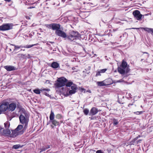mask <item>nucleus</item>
I'll use <instances>...</instances> for the list:
<instances>
[{"instance_id":"nucleus-1","label":"nucleus","mask_w":153,"mask_h":153,"mask_svg":"<svg viewBox=\"0 0 153 153\" xmlns=\"http://www.w3.org/2000/svg\"><path fill=\"white\" fill-rule=\"evenodd\" d=\"M129 66L127 65V62L124 60L122 61L121 65L117 68L118 72L124 77L127 76L125 74L129 72L130 69L129 68Z\"/></svg>"},{"instance_id":"nucleus-2","label":"nucleus","mask_w":153,"mask_h":153,"mask_svg":"<svg viewBox=\"0 0 153 153\" xmlns=\"http://www.w3.org/2000/svg\"><path fill=\"white\" fill-rule=\"evenodd\" d=\"M67 39L71 42H74L73 44H75L76 42L75 40L80 39V35L77 32L72 31L70 35L67 36Z\"/></svg>"},{"instance_id":"nucleus-3","label":"nucleus","mask_w":153,"mask_h":153,"mask_svg":"<svg viewBox=\"0 0 153 153\" xmlns=\"http://www.w3.org/2000/svg\"><path fill=\"white\" fill-rule=\"evenodd\" d=\"M19 118L20 123L22 124L24 126V128L23 129V130L25 131L27 127L28 120L27 118H26L22 114L20 115Z\"/></svg>"},{"instance_id":"nucleus-4","label":"nucleus","mask_w":153,"mask_h":153,"mask_svg":"<svg viewBox=\"0 0 153 153\" xmlns=\"http://www.w3.org/2000/svg\"><path fill=\"white\" fill-rule=\"evenodd\" d=\"M67 80L64 77L59 78L57 80V82L56 83V85L57 87H61L65 85L67 82Z\"/></svg>"},{"instance_id":"nucleus-5","label":"nucleus","mask_w":153,"mask_h":153,"mask_svg":"<svg viewBox=\"0 0 153 153\" xmlns=\"http://www.w3.org/2000/svg\"><path fill=\"white\" fill-rule=\"evenodd\" d=\"M9 102H6L2 103L0 105V114L4 113L8 110V106Z\"/></svg>"},{"instance_id":"nucleus-6","label":"nucleus","mask_w":153,"mask_h":153,"mask_svg":"<svg viewBox=\"0 0 153 153\" xmlns=\"http://www.w3.org/2000/svg\"><path fill=\"white\" fill-rule=\"evenodd\" d=\"M13 24L10 23H7L3 24L0 26V30L5 31L9 30L12 28Z\"/></svg>"},{"instance_id":"nucleus-7","label":"nucleus","mask_w":153,"mask_h":153,"mask_svg":"<svg viewBox=\"0 0 153 153\" xmlns=\"http://www.w3.org/2000/svg\"><path fill=\"white\" fill-rule=\"evenodd\" d=\"M25 131L22 129L20 131H17L15 129L12 130V133L10 134V137L14 138L19 134H21L24 133Z\"/></svg>"},{"instance_id":"nucleus-8","label":"nucleus","mask_w":153,"mask_h":153,"mask_svg":"<svg viewBox=\"0 0 153 153\" xmlns=\"http://www.w3.org/2000/svg\"><path fill=\"white\" fill-rule=\"evenodd\" d=\"M133 14L134 17L137 20L141 19L143 15L140 14V12L138 10H135L133 12Z\"/></svg>"},{"instance_id":"nucleus-9","label":"nucleus","mask_w":153,"mask_h":153,"mask_svg":"<svg viewBox=\"0 0 153 153\" xmlns=\"http://www.w3.org/2000/svg\"><path fill=\"white\" fill-rule=\"evenodd\" d=\"M16 108V103L12 102L10 104L9 103L8 106V110L9 111H13Z\"/></svg>"},{"instance_id":"nucleus-10","label":"nucleus","mask_w":153,"mask_h":153,"mask_svg":"<svg viewBox=\"0 0 153 153\" xmlns=\"http://www.w3.org/2000/svg\"><path fill=\"white\" fill-rule=\"evenodd\" d=\"M55 33L58 36H61L62 37L65 38L67 37V35L66 33L60 30L56 31Z\"/></svg>"},{"instance_id":"nucleus-11","label":"nucleus","mask_w":153,"mask_h":153,"mask_svg":"<svg viewBox=\"0 0 153 153\" xmlns=\"http://www.w3.org/2000/svg\"><path fill=\"white\" fill-rule=\"evenodd\" d=\"M4 68L8 71H14L17 69L16 67L12 65L5 66Z\"/></svg>"},{"instance_id":"nucleus-12","label":"nucleus","mask_w":153,"mask_h":153,"mask_svg":"<svg viewBox=\"0 0 153 153\" xmlns=\"http://www.w3.org/2000/svg\"><path fill=\"white\" fill-rule=\"evenodd\" d=\"M77 88L76 85L73 84L71 86V90L69 91V93L70 94H74L76 92Z\"/></svg>"},{"instance_id":"nucleus-13","label":"nucleus","mask_w":153,"mask_h":153,"mask_svg":"<svg viewBox=\"0 0 153 153\" xmlns=\"http://www.w3.org/2000/svg\"><path fill=\"white\" fill-rule=\"evenodd\" d=\"M98 112V109L95 107H93L91 109L89 115H94L96 114Z\"/></svg>"},{"instance_id":"nucleus-14","label":"nucleus","mask_w":153,"mask_h":153,"mask_svg":"<svg viewBox=\"0 0 153 153\" xmlns=\"http://www.w3.org/2000/svg\"><path fill=\"white\" fill-rule=\"evenodd\" d=\"M50 91V90L48 89H45V88H42L40 90L38 89H35L33 90V92L37 94H40V91Z\"/></svg>"},{"instance_id":"nucleus-15","label":"nucleus","mask_w":153,"mask_h":153,"mask_svg":"<svg viewBox=\"0 0 153 153\" xmlns=\"http://www.w3.org/2000/svg\"><path fill=\"white\" fill-rule=\"evenodd\" d=\"M60 25L57 24H53L52 29L53 30H58L60 28Z\"/></svg>"},{"instance_id":"nucleus-16","label":"nucleus","mask_w":153,"mask_h":153,"mask_svg":"<svg viewBox=\"0 0 153 153\" xmlns=\"http://www.w3.org/2000/svg\"><path fill=\"white\" fill-rule=\"evenodd\" d=\"M51 66L53 68H56L59 67V64L56 62H53L51 65Z\"/></svg>"},{"instance_id":"nucleus-17","label":"nucleus","mask_w":153,"mask_h":153,"mask_svg":"<svg viewBox=\"0 0 153 153\" xmlns=\"http://www.w3.org/2000/svg\"><path fill=\"white\" fill-rule=\"evenodd\" d=\"M49 122L51 123L53 125L55 126H58L59 124V122L56 121L55 119H54L52 121H49Z\"/></svg>"},{"instance_id":"nucleus-18","label":"nucleus","mask_w":153,"mask_h":153,"mask_svg":"<svg viewBox=\"0 0 153 153\" xmlns=\"http://www.w3.org/2000/svg\"><path fill=\"white\" fill-rule=\"evenodd\" d=\"M97 84L98 85L100 86H106L107 85V84L105 83L104 81L100 82H97Z\"/></svg>"},{"instance_id":"nucleus-19","label":"nucleus","mask_w":153,"mask_h":153,"mask_svg":"<svg viewBox=\"0 0 153 153\" xmlns=\"http://www.w3.org/2000/svg\"><path fill=\"white\" fill-rule=\"evenodd\" d=\"M54 113L52 111H51V114L50 116V121H52V120L54 119Z\"/></svg>"},{"instance_id":"nucleus-20","label":"nucleus","mask_w":153,"mask_h":153,"mask_svg":"<svg viewBox=\"0 0 153 153\" xmlns=\"http://www.w3.org/2000/svg\"><path fill=\"white\" fill-rule=\"evenodd\" d=\"M51 147L50 146L48 145L46 146H45L44 147H42V149H39L41 150L40 152V153H41L43 151H45L47 149L50 148Z\"/></svg>"},{"instance_id":"nucleus-21","label":"nucleus","mask_w":153,"mask_h":153,"mask_svg":"<svg viewBox=\"0 0 153 153\" xmlns=\"http://www.w3.org/2000/svg\"><path fill=\"white\" fill-rule=\"evenodd\" d=\"M24 128V126L23 125H19L15 129L17 131H19L20 130H21L22 128Z\"/></svg>"},{"instance_id":"nucleus-22","label":"nucleus","mask_w":153,"mask_h":153,"mask_svg":"<svg viewBox=\"0 0 153 153\" xmlns=\"http://www.w3.org/2000/svg\"><path fill=\"white\" fill-rule=\"evenodd\" d=\"M140 135L134 138L132 141L130 142V143L129 144L130 145H134L133 143H134L136 140L137 139L139 138L140 137Z\"/></svg>"},{"instance_id":"nucleus-23","label":"nucleus","mask_w":153,"mask_h":153,"mask_svg":"<svg viewBox=\"0 0 153 153\" xmlns=\"http://www.w3.org/2000/svg\"><path fill=\"white\" fill-rule=\"evenodd\" d=\"M141 28L142 29H143L144 30L147 32L149 33H150L151 32V30L152 29V28H149L147 27H142Z\"/></svg>"},{"instance_id":"nucleus-24","label":"nucleus","mask_w":153,"mask_h":153,"mask_svg":"<svg viewBox=\"0 0 153 153\" xmlns=\"http://www.w3.org/2000/svg\"><path fill=\"white\" fill-rule=\"evenodd\" d=\"M38 44L37 43V44H33V45H27L26 46H24V48H30L36 45H37Z\"/></svg>"},{"instance_id":"nucleus-25","label":"nucleus","mask_w":153,"mask_h":153,"mask_svg":"<svg viewBox=\"0 0 153 153\" xmlns=\"http://www.w3.org/2000/svg\"><path fill=\"white\" fill-rule=\"evenodd\" d=\"M22 146H21L19 144H17L14 145L13 146V148L15 149H17L22 148Z\"/></svg>"},{"instance_id":"nucleus-26","label":"nucleus","mask_w":153,"mask_h":153,"mask_svg":"<svg viewBox=\"0 0 153 153\" xmlns=\"http://www.w3.org/2000/svg\"><path fill=\"white\" fill-rule=\"evenodd\" d=\"M4 126L6 129L8 128L10 126V124L9 122H7L4 123Z\"/></svg>"},{"instance_id":"nucleus-27","label":"nucleus","mask_w":153,"mask_h":153,"mask_svg":"<svg viewBox=\"0 0 153 153\" xmlns=\"http://www.w3.org/2000/svg\"><path fill=\"white\" fill-rule=\"evenodd\" d=\"M66 85L67 87H70L72 86L73 85V83L72 82H67L66 84Z\"/></svg>"},{"instance_id":"nucleus-28","label":"nucleus","mask_w":153,"mask_h":153,"mask_svg":"<svg viewBox=\"0 0 153 153\" xmlns=\"http://www.w3.org/2000/svg\"><path fill=\"white\" fill-rule=\"evenodd\" d=\"M89 110L87 109H85V110H84L83 111V112H84V114L86 115H87V114H88L89 113Z\"/></svg>"},{"instance_id":"nucleus-29","label":"nucleus","mask_w":153,"mask_h":153,"mask_svg":"<svg viewBox=\"0 0 153 153\" xmlns=\"http://www.w3.org/2000/svg\"><path fill=\"white\" fill-rule=\"evenodd\" d=\"M118 121L117 120L115 119H114L113 120V123L114 125H116L118 123Z\"/></svg>"},{"instance_id":"nucleus-30","label":"nucleus","mask_w":153,"mask_h":153,"mask_svg":"<svg viewBox=\"0 0 153 153\" xmlns=\"http://www.w3.org/2000/svg\"><path fill=\"white\" fill-rule=\"evenodd\" d=\"M11 45H12L14 46V47H15L14 49V51H15V50H16L17 49H18L20 48V47H19V46L14 45H13V44H12Z\"/></svg>"},{"instance_id":"nucleus-31","label":"nucleus","mask_w":153,"mask_h":153,"mask_svg":"<svg viewBox=\"0 0 153 153\" xmlns=\"http://www.w3.org/2000/svg\"><path fill=\"white\" fill-rule=\"evenodd\" d=\"M46 27L49 28H51L52 29L53 27V24H50L49 25H46Z\"/></svg>"},{"instance_id":"nucleus-32","label":"nucleus","mask_w":153,"mask_h":153,"mask_svg":"<svg viewBox=\"0 0 153 153\" xmlns=\"http://www.w3.org/2000/svg\"><path fill=\"white\" fill-rule=\"evenodd\" d=\"M107 70V69L105 68L101 70L100 71L101 73H104Z\"/></svg>"},{"instance_id":"nucleus-33","label":"nucleus","mask_w":153,"mask_h":153,"mask_svg":"<svg viewBox=\"0 0 153 153\" xmlns=\"http://www.w3.org/2000/svg\"><path fill=\"white\" fill-rule=\"evenodd\" d=\"M10 133H11L10 131L8 129H7V130H6V134H10Z\"/></svg>"},{"instance_id":"nucleus-34","label":"nucleus","mask_w":153,"mask_h":153,"mask_svg":"<svg viewBox=\"0 0 153 153\" xmlns=\"http://www.w3.org/2000/svg\"><path fill=\"white\" fill-rule=\"evenodd\" d=\"M100 73H101L100 72V71H97V73L96 74V76H100L101 75V74H100Z\"/></svg>"},{"instance_id":"nucleus-35","label":"nucleus","mask_w":153,"mask_h":153,"mask_svg":"<svg viewBox=\"0 0 153 153\" xmlns=\"http://www.w3.org/2000/svg\"><path fill=\"white\" fill-rule=\"evenodd\" d=\"M134 114H140L142 113V111H137L135 112L134 113Z\"/></svg>"},{"instance_id":"nucleus-36","label":"nucleus","mask_w":153,"mask_h":153,"mask_svg":"<svg viewBox=\"0 0 153 153\" xmlns=\"http://www.w3.org/2000/svg\"><path fill=\"white\" fill-rule=\"evenodd\" d=\"M96 153H104L101 150H98L96 152Z\"/></svg>"},{"instance_id":"nucleus-37","label":"nucleus","mask_w":153,"mask_h":153,"mask_svg":"<svg viewBox=\"0 0 153 153\" xmlns=\"http://www.w3.org/2000/svg\"><path fill=\"white\" fill-rule=\"evenodd\" d=\"M44 94H45V95L48 96V97H50L51 96L50 95H49V94H48L47 92H46L45 91H44Z\"/></svg>"},{"instance_id":"nucleus-38","label":"nucleus","mask_w":153,"mask_h":153,"mask_svg":"<svg viewBox=\"0 0 153 153\" xmlns=\"http://www.w3.org/2000/svg\"><path fill=\"white\" fill-rule=\"evenodd\" d=\"M61 116L59 114H58L56 116V118L57 119H60L61 118Z\"/></svg>"},{"instance_id":"nucleus-39","label":"nucleus","mask_w":153,"mask_h":153,"mask_svg":"<svg viewBox=\"0 0 153 153\" xmlns=\"http://www.w3.org/2000/svg\"><path fill=\"white\" fill-rule=\"evenodd\" d=\"M123 81V80L122 79L119 80H117L116 82H122Z\"/></svg>"},{"instance_id":"nucleus-40","label":"nucleus","mask_w":153,"mask_h":153,"mask_svg":"<svg viewBox=\"0 0 153 153\" xmlns=\"http://www.w3.org/2000/svg\"><path fill=\"white\" fill-rule=\"evenodd\" d=\"M150 33H151L152 35H153V29L152 28L151 30V32Z\"/></svg>"},{"instance_id":"nucleus-41","label":"nucleus","mask_w":153,"mask_h":153,"mask_svg":"<svg viewBox=\"0 0 153 153\" xmlns=\"http://www.w3.org/2000/svg\"><path fill=\"white\" fill-rule=\"evenodd\" d=\"M141 140H138L137 142V144H138V143H140V141H141Z\"/></svg>"},{"instance_id":"nucleus-42","label":"nucleus","mask_w":153,"mask_h":153,"mask_svg":"<svg viewBox=\"0 0 153 153\" xmlns=\"http://www.w3.org/2000/svg\"><path fill=\"white\" fill-rule=\"evenodd\" d=\"M34 8V7H28V9H31Z\"/></svg>"},{"instance_id":"nucleus-43","label":"nucleus","mask_w":153,"mask_h":153,"mask_svg":"<svg viewBox=\"0 0 153 153\" xmlns=\"http://www.w3.org/2000/svg\"><path fill=\"white\" fill-rule=\"evenodd\" d=\"M19 47H20V48H24V46H22V45L19 46Z\"/></svg>"},{"instance_id":"nucleus-44","label":"nucleus","mask_w":153,"mask_h":153,"mask_svg":"<svg viewBox=\"0 0 153 153\" xmlns=\"http://www.w3.org/2000/svg\"><path fill=\"white\" fill-rule=\"evenodd\" d=\"M51 126L52 128H54V126L52 125H51Z\"/></svg>"},{"instance_id":"nucleus-45","label":"nucleus","mask_w":153,"mask_h":153,"mask_svg":"<svg viewBox=\"0 0 153 153\" xmlns=\"http://www.w3.org/2000/svg\"><path fill=\"white\" fill-rule=\"evenodd\" d=\"M28 56H29L28 57V58H29V57H30V54H28Z\"/></svg>"},{"instance_id":"nucleus-46","label":"nucleus","mask_w":153,"mask_h":153,"mask_svg":"<svg viewBox=\"0 0 153 153\" xmlns=\"http://www.w3.org/2000/svg\"><path fill=\"white\" fill-rule=\"evenodd\" d=\"M10 119L9 120H11V117H10Z\"/></svg>"},{"instance_id":"nucleus-47","label":"nucleus","mask_w":153,"mask_h":153,"mask_svg":"<svg viewBox=\"0 0 153 153\" xmlns=\"http://www.w3.org/2000/svg\"><path fill=\"white\" fill-rule=\"evenodd\" d=\"M50 43H54V42H50Z\"/></svg>"},{"instance_id":"nucleus-48","label":"nucleus","mask_w":153,"mask_h":153,"mask_svg":"<svg viewBox=\"0 0 153 153\" xmlns=\"http://www.w3.org/2000/svg\"><path fill=\"white\" fill-rule=\"evenodd\" d=\"M132 28L133 29H138L137 28Z\"/></svg>"},{"instance_id":"nucleus-49","label":"nucleus","mask_w":153,"mask_h":153,"mask_svg":"<svg viewBox=\"0 0 153 153\" xmlns=\"http://www.w3.org/2000/svg\"><path fill=\"white\" fill-rule=\"evenodd\" d=\"M47 45H49L48 44V43H47Z\"/></svg>"}]
</instances>
